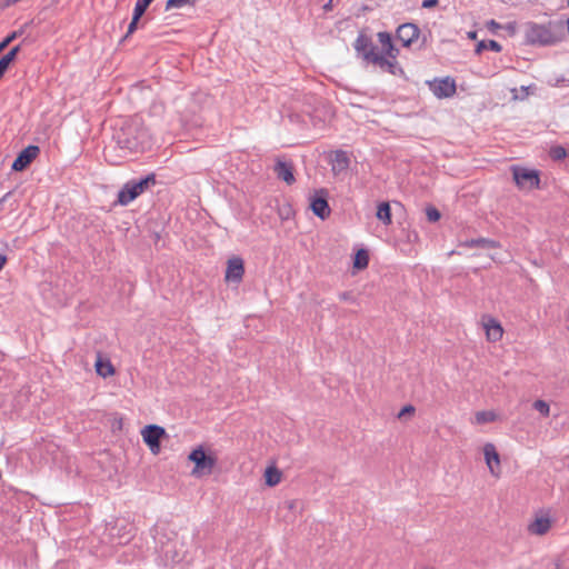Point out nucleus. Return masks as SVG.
<instances>
[{
    "label": "nucleus",
    "instance_id": "nucleus-1",
    "mask_svg": "<svg viewBox=\"0 0 569 569\" xmlns=\"http://www.w3.org/2000/svg\"><path fill=\"white\" fill-rule=\"evenodd\" d=\"M525 38L530 44L552 46L563 39V23L549 21L546 24L527 22Z\"/></svg>",
    "mask_w": 569,
    "mask_h": 569
},
{
    "label": "nucleus",
    "instance_id": "nucleus-2",
    "mask_svg": "<svg viewBox=\"0 0 569 569\" xmlns=\"http://www.w3.org/2000/svg\"><path fill=\"white\" fill-rule=\"evenodd\" d=\"M158 552L159 562L170 569H183L191 560L186 541L179 537L161 542Z\"/></svg>",
    "mask_w": 569,
    "mask_h": 569
},
{
    "label": "nucleus",
    "instance_id": "nucleus-3",
    "mask_svg": "<svg viewBox=\"0 0 569 569\" xmlns=\"http://www.w3.org/2000/svg\"><path fill=\"white\" fill-rule=\"evenodd\" d=\"M113 139L119 148L129 151L144 150L151 144L149 132L136 122L122 127L113 134Z\"/></svg>",
    "mask_w": 569,
    "mask_h": 569
},
{
    "label": "nucleus",
    "instance_id": "nucleus-4",
    "mask_svg": "<svg viewBox=\"0 0 569 569\" xmlns=\"http://www.w3.org/2000/svg\"><path fill=\"white\" fill-rule=\"evenodd\" d=\"M156 184V176L150 173L140 180H130L123 184L118 192V202L121 206H128L141 193Z\"/></svg>",
    "mask_w": 569,
    "mask_h": 569
},
{
    "label": "nucleus",
    "instance_id": "nucleus-5",
    "mask_svg": "<svg viewBox=\"0 0 569 569\" xmlns=\"http://www.w3.org/2000/svg\"><path fill=\"white\" fill-rule=\"evenodd\" d=\"M189 459L194 463L192 470V475L194 476L210 475L217 462L213 456L206 455L202 447L193 449L189 455Z\"/></svg>",
    "mask_w": 569,
    "mask_h": 569
},
{
    "label": "nucleus",
    "instance_id": "nucleus-6",
    "mask_svg": "<svg viewBox=\"0 0 569 569\" xmlns=\"http://www.w3.org/2000/svg\"><path fill=\"white\" fill-rule=\"evenodd\" d=\"M511 170L513 180L520 189L531 190L539 187L540 179L537 170H530L518 166H513Z\"/></svg>",
    "mask_w": 569,
    "mask_h": 569
},
{
    "label": "nucleus",
    "instance_id": "nucleus-7",
    "mask_svg": "<svg viewBox=\"0 0 569 569\" xmlns=\"http://www.w3.org/2000/svg\"><path fill=\"white\" fill-rule=\"evenodd\" d=\"M429 89L438 99L450 98L456 93V82L452 78L446 77L428 81Z\"/></svg>",
    "mask_w": 569,
    "mask_h": 569
},
{
    "label": "nucleus",
    "instance_id": "nucleus-8",
    "mask_svg": "<svg viewBox=\"0 0 569 569\" xmlns=\"http://www.w3.org/2000/svg\"><path fill=\"white\" fill-rule=\"evenodd\" d=\"M310 208L315 216L325 220L330 216V207L327 200V191L325 189H320L315 192L313 196L310 197Z\"/></svg>",
    "mask_w": 569,
    "mask_h": 569
},
{
    "label": "nucleus",
    "instance_id": "nucleus-9",
    "mask_svg": "<svg viewBox=\"0 0 569 569\" xmlns=\"http://www.w3.org/2000/svg\"><path fill=\"white\" fill-rule=\"evenodd\" d=\"M356 51L367 62H373L375 58L379 54L378 48L372 43L370 38L365 34H359L355 42Z\"/></svg>",
    "mask_w": 569,
    "mask_h": 569
},
{
    "label": "nucleus",
    "instance_id": "nucleus-10",
    "mask_svg": "<svg viewBox=\"0 0 569 569\" xmlns=\"http://www.w3.org/2000/svg\"><path fill=\"white\" fill-rule=\"evenodd\" d=\"M39 151L40 149L38 146H28L18 154V157L11 166V169L13 171L24 170L32 162V160L37 158Z\"/></svg>",
    "mask_w": 569,
    "mask_h": 569
},
{
    "label": "nucleus",
    "instance_id": "nucleus-11",
    "mask_svg": "<svg viewBox=\"0 0 569 569\" xmlns=\"http://www.w3.org/2000/svg\"><path fill=\"white\" fill-rule=\"evenodd\" d=\"M293 171V163L288 160L277 159L273 166V172L277 178L284 181L289 186L296 181Z\"/></svg>",
    "mask_w": 569,
    "mask_h": 569
},
{
    "label": "nucleus",
    "instance_id": "nucleus-12",
    "mask_svg": "<svg viewBox=\"0 0 569 569\" xmlns=\"http://www.w3.org/2000/svg\"><path fill=\"white\" fill-rule=\"evenodd\" d=\"M143 441L150 447L152 451L159 449L160 439L164 435V429L157 425L146 426L141 432Z\"/></svg>",
    "mask_w": 569,
    "mask_h": 569
},
{
    "label": "nucleus",
    "instance_id": "nucleus-13",
    "mask_svg": "<svg viewBox=\"0 0 569 569\" xmlns=\"http://www.w3.org/2000/svg\"><path fill=\"white\" fill-rule=\"evenodd\" d=\"M483 456L486 460V465L490 471V473L495 477H499L500 475V457L499 453L492 443H486L483 446Z\"/></svg>",
    "mask_w": 569,
    "mask_h": 569
},
{
    "label": "nucleus",
    "instance_id": "nucleus-14",
    "mask_svg": "<svg viewBox=\"0 0 569 569\" xmlns=\"http://www.w3.org/2000/svg\"><path fill=\"white\" fill-rule=\"evenodd\" d=\"M419 36V29L413 23H403L397 29V39L409 47Z\"/></svg>",
    "mask_w": 569,
    "mask_h": 569
},
{
    "label": "nucleus",
    "instance_id": "nucleus-15",
    "mask_svg": "<svg viewBox=\"0 0 569 569\" xmlns=\"http://www.w3.org/2000/svg\"><path fill=\"white\" fill-rule=\"evenodd\" d=\"M372 63L379 66V68L381 70L387 71V72H389V73H391L393 76H402L403 74V70L398 64L396 58L392 59V58H389L386 54L379 53L377 56V58H375Z\"/></svg>",
    "mask_w": 569,
    "mask_h": 569
},
{
    "label": "nucleus",
    "instance_id": "nucleus-16",
    "mask_svg": "<svg viewBox=\"0 0 569 569\" xmlns=\"http://www.w3.org/2000/svg\"><path fill=\"white\" fill-rule=\"evenodd\" d=\"M243 272V261L240 258H233L228 261L227 280L239 282L242 279Z\"/></svg>",
    "mask_w": 569,
    "mask_h": 569
},
{
    "label": "nucleus",
    "instance_id": "nucleus-17",
    "mask_svg": "<svg viewBox=\"0 0 569 569\" xmlns=\"http://www.w3.org/2000/svg\"><path fill=\"white\" fill-rule=\"evenodd\" d=\"M483 327L489 341L497 342L502 338L503 329L496 319L489 317L483 321Z\"/></svg>",
    "mask_w": 569,
    "mask_h": 569
},
{
    "label": "nucleus",
    "instance_id": "nucleus-18",
    "mask_svg": "<svg viewBox=\"0 0 569 569\" xmlns=\"http://www.w3.org/2000/svg\"><path fill=\"white\" fill-rule=\"evenodd\" d=\"M132 527L130 525L121 523L113 526L110 529V536L112 539H118V545H124L130 541L132 537Z\"/></svg>",
    "mask_w": 569,
    "mask_h": 569
},
{
    "label": "nucleus",
    "instance_id": "nucleus-19",
    "mask_svg": "<svg viewBox=\"0 0 569 569\" xmlns=\"http://www.w3.org/2000/svg\"><path fill=\"white\" fill-rule=\"evenodd\" d=\"M550 528L551 519L543 515L536 517V519L528 526L529 532L536 536L546 535Z\"/></svg>",
    "mask_w": 569,
    "mask_h": 569
},
{
    "label": "nucleus",
    "instance_id": "nucleus-20",
    "mask_svg": "<svg viewBox=\"0 0 569 569\" xmlns=\"http://www.w3.org/2000/svg\"><path fill=\"white\" fill-rule=\"evenodd\" d=\"M350 160L346 151L337 150L333 153L331 166L335 174L346 171L349 167Z\"/></svg>",
    "mask_w": 569,
    "mask_h": 569
},
{
    "label": "nucleus",
    "instance_id": "nucleus-21",
    "mask_svg": "<svg viewBox=\"0 0 569 569\" xmlns=\"http://www.w3.org/2000/svg\"><path fill=\"white\" fill-rule=\"evenodd\" d=\"M378 40L382 47L383 53L389 58H397L398 50L393 47L391 36L388 32H379Z\"/></svg>",
    "mask_w": 569,
    "mask_h": 569
},
{
    "label": "nucleus",
    "instance_id": "nucleus-22",
    "mask_svg": "<svg viewBox=\"0 0 569 569\" xmlns=\"http://www.w3.org/2000/svg\"><path fill=\"white\" fill-rule=\"evenodd\" d=\"M20 51V46L13 47L9 52L0 58V79L9 68L10 63L16 59L18 52Z\"/></svg>",
    "mask_w": 569,
    "mask_h": 569
},
{
    "label": "nucleus",
    "instance_id": "nucleus-23",
    "mask_svg": "<svg viewBox=\"0 0 569 569\" xmlns=\"http://www.w3.org/2000/svg\"><path fill=\"white\" fill-rule=\"evenodd\" d=\"M462 246L468 248L480 247V248H496L498 243L495 240L487 238H477L471 240H466Z\"/></svg>",
    "mask_w": 569,
    "mask_h": 569
},
{
    "label": "nucleus",
    "instance_id": "nucleus-24",
    "mask_svg": "<svg viewBox=\"0 0 569 569\" xmlns=\"http://www.w3.org/2000/svg\"><path fill=\"white\" fill-rule=\"evenodd\" d=\"M96 371L99 376L107 378L112 376L114 369L110 361H103L100 357L96 361Z\"/></svg>",
    "mask_w": 569,
    "mask_h": 569
},
{
    "label": "nucleus",
    "instance_id": "nucleus-25",
    "mask_svg": "<svg viewBox=\"0 0 569 569\" xmlns=\"http://www.w3.org/2000/svg\"><path fill=\"white\" fill-rule=\"evenodd\" d=\"M377 218L386 226L391 223V210L388 202H381L378 206Z\"/></svg>",
    "mask_w": 569,
    "mask_h": 569
},
{
    "label": "nucleus",
    "instance_id": "nucleus-26",
    "mask_svg": "<svg viewBox=\"0 0 569 569\" xmlns=\"http://www.w3.org/2000/svg\"><path fill=\"white\" fill-rule=\"evenodd\" d=\"M266 483L270 487L278 485L281 480V472L273 467H269L264 472Z\"/></svg>",
    "mask_w": 569,
    "mask_h": 569
},
{
    "label": "nucleus",
    "instance_id": "nucleus-27",
    "mask_svg": "<svg viewBox=\"0 0 569 569\" xmlns=\"http://www.w3.org/2000/svg\"><path fill=\"white\" fill-rule=\"evenodd\" d=\"M369 262V254L368 251L365 249H360L357 251L353 266L357 269H363L368 266Z\"/></svg>",
    "mask_w": 569,
    "mask_h": 569
},
{
    "label": "nucleus",
    "instance_id": "nucleus-28",
    "mask_svg": "<svg viewBox=\"0 0 569 569\" xmlns=\"http://www.w3.org/2000/svg\"><path fill=\"white\" fill-rule=\"evenodd\" d=\"M485 49H489L495 52H500L501 46L496 40L481 41L477 44V52H481Z\"/></svg>",
    "mask_w": 569,
    "mask_h": 569
},
{
    "label": "nucleus",
    "instance_id": "nucleus-29",
    "mask_svg": "<svg viewBox=\"0 0 569 569\" xmlns=\"http://www.w3.org/2000/svg\"><path fill=\"white\" fill-rule=\"evenodd\" d=\"M532 407L535 410H537L541 416L548 417L550 413V406L541 399L536 400L532 403Z\"/></svg>",
    "mask_w": 569,
    "mask_h": 569
},
{
    "label": "nucleus",
    "instance_id": "nucleus-30",
    "mask_svg": "<svg viewBox=\"0 0 569 569\" xmlns=\"http://www.w3.org/2000/svg\"><path fill=\"white\" fill-rule=\"evenodd\" d=\"M197 0H167L166 10L179 9L187 4H194Z\"/></svg>",
    "mask_w": 569,
    "mask_h": 569
},
{
    "label": "nucleus",
    "instance_id": "nucleus-31",
    "mask_svg": "<svg viewBox=\"0 0 569 569\" xmlns=\"http://www.w3.org/2000/svg\"><path fill=\"white\" fill-rule=\"evenodd\" d=\"M496 419V415L492 411H479L476 413L477 423H487Z\"/></svg>",
    "mask_w": 569,
    "mask_h": 569
},
{
    "label": "nucleus",
    "instance_id": "nucleus-32",
    "mask_svg": "<svg viewBox=\"0 0 569 569\" xmlns=\"http://www.w3.org/2000/svg\"><path fill=\"white\" fill-rule=\"evenodd\" d=\"M549 154H550L552 160L559 161V160H562V159H565L567 157V151L561 146H555V147H552L550 149Z\"/></svg>",
    "mask_w": 569,
    "mask_h": 569
},
{
    "label": "nucleus",
    "instance_id": "nucleus-33",
    "mask_svg": "<svg viewBox=\"0 0 569 569\" xmlns=\"http://www.w3.org/2000/svg\"><path fill=\"white\" fill-rule=\"evenodd\" d=\"M153 0H137L133 9V13L137 16H143L148 7Z\"/></svg>",
    "mask_w": 569,
    "mask_h": 569
},
{
    "label": "nucleus",
    "instance_id": "nucleus-34",
    "mask_svg": "<svg viewBox=\"0 0 569 569\" xmlns=\"http://www.w3.org/2000/svg\"><path fill=\"white\" fill-rule=\"evenodd\" d=\"M22 30L21 31H13L11 32L10 34H8L1 42H0V52L2 50H4L9 43H11L17 37L21 36L22 34Z\"/></svg>",
    "mask_w": 569,
    "mask_h": 569
},
{
    "label": "nucleus",
    "instance_id": "nucleus-35",
    "mask_svg": "<svg viewBox=\"0 0 569 569\" xmlns=\"http://www.w3.org/2000/svg\"><path fill=\"white\" fill-rule=\"evenodd\" d=\"M426 216H427V219L430 221V222H437L441 214L439 212V210L435 207H427L426 209Z\"/></svg>",
    "mask_w": 569,
    "mask_h": 569
},
{
    "label": "nucleus",
    "instance_id": "nucleus-36",
    "mask_svg": "<svg viewBox=\"0 0 569 569\" xmlns=\"http://www.w3.org/2000/svg\"><path fill=\"white\" fill-rule=\"evenodd\" d=\"M140 18H141V16H137L136 17V14L133 13L132 20H131V22L128 26V30H127V33L124 36V39L128 38L130 34H132L137 30L138 22H139Z\"/></svg>",
    "mask_w": 569,
    "mask_h": 569
},
{
    "label": "nucleus",
    "instance_id": "nucleus-37",
    "mask_svg": "<svg viewBox=\"0 0 569 569\" xmlns=\"http://www.w3.org/2000/svg\"><path fill=\"white\" fill-rule=\"evenodd\" d=\"M339 298L342 301H347V302H351V303L356 302L355 296L352 295V292H349V291L339 293Z\"/></svg>",
    "mask_w": 569,
    "mask_h": 569
},
{
    "label": "nucleus",
    "instance_id": "nucleus-38",
    "mask_svg": "<svg viewBox=\"0 0 569 569\" xmlns=\"http://www.w3.org/2000/svg\"><path fill=\"white\" fill-rule=\"evenodd\" d=\"M413 412H415V408L412 406L408 405V406H405L400 410V412L398 413V417L401 418V417H403V416H406L408 413H413Z\"/></svg>",
    "mask_w": 569,
    "mask_h": 569
},
{
    "label": "nucleus",
    "instance_id": "nucleus-39",
    "mask_svg": "<svg viewBox=\"0 0 569 569\" xmlns=\"http://www.w3.org/2000/svg\"><path fill=\"white\" fill-rule=\"evenodd\" d=\"M438 3V0H425L422 2L423 8H431Z\"/></svg>",
    "mask_w": 569,
    "mask_h": 569
},
{
    "label": "nucleus",
    "instance_id": "nucleus-40",
    "mask_svg": "<svg viewBox=\"0 0 569 569\" xmlns=\"http://www.w3.org/2000/svg\"><path fill=\"white\" fill-rule=\"evenodd\" d=\"M11 196V192H7L1 199H0V211L3 208V203L7 201V199Z\"/></svg>",
    "mask_w": 569,
    "mask_h": 569
},
{
    "label": "nucleus",
    "instance_id": "nucleus-41",
    "mask_svg": "<svg viewBox=\"0 0 569 569\" xmlns=\"http://www.w3.org/2000/svg\"><path fill=\"white\" fill-rule=\"evenodd\" d=\"M7 262V257L2 253H0V270L4 267Z\"/></svg>",
    "mask_w": 569,
    "mask_h": 569
},
{
    "label": "nucleus",
    "instance_id": "nucleus-42",
    "mask_svg": "<svg viewBox=\"0 0 569 569\" xmlns=\"http://www.w3.org/2000/svg\"><path fill=\"white\" fill-rule=\"evenodd\" d=\"M331 6H332V0H329V1L323 6V8H325V10H329V9H331Z\"/></svg>",
    "mask_w": 569,
    "mask_h": 569
},
{
    "label": "nucleus",
    "instance_id": "nucleus-43",
    "mask_svg": "<svg viewBox=\"0 0 569 569\" xmlns=\"http://www.w3.org/2000/svg\"><path fill=\"white\" fill-rule=\"evenodd\" d=\"M563 23V27L566 26L567 27V30H568V33H569V19H567L566 21H561Z\"/></svg>",
    "mask_w": 569,
    "mask_h": 569
},
{
    "label": "nucleus",
    "instance_id": "nucleus-44",
    "mask_svg": "<svg viewBox=\"0 0 569 569\" xmlns=\"http://www.w3.org/2000/svg\"><path fill=\"white\" fill-rule=\"evenodd\" d=\"M491 27H498V23L495 20L490 21Z\"/></svg>",
    "mask_w": 569,
    "mask_h": 569
},
{
    "label": "nucleus",
    "instance_id": "nucleus-45",
    "mask_svg": "<svg viewBox=\"0 0 569 569\" xmlns=\"http://www.w3.org/2000/svg\"><path fill=\"white\" fill-rule=\"evenodd\" d=\"M473 37H476V33L475 32L470 33V38H473Z\"/></svg>",
    "mask_w": 569,
    "mask_h": 569
},
{
    "label": "nucleus",
    "instance_id": "nucleus-46",
    "mask_svg": "<svg viewBox=\"0 0 569 569\" xmlns=\"http://www.w3.org/2000/svg\"><path fill=\"white\" fill-rule=\"evenodd\" d=\"M567 468H568V470H569V457H568V465H567Z\"/></svg>",
    "mask_w": 569,
    "mask_h": 569
},
{
    "label": "nucleus",
    "instance_id": "nucleus-47",
    "mask_svg": "<svg viewBox=\"0 0 569 569\" xmlns=\"http://www.w3.org/2000/svg\"><path fill=\"white\" fill-rule=\"evenodd\" d=\"M568 4H569V0H568Z\"/></svg>",
    "mask_w": 569,
    "mask_h": 569
}]
</instances>
